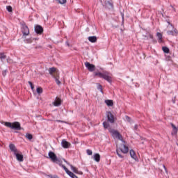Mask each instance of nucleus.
I'll list each match as a JSON object with an SVG mask.
<instances>
[{"label":"nucleus","mask_w":178,"mask_h":178,"mask_svg":"<svg viewBox=\"0 0 178 178\" xmlns=\"http://www.w3.org/2000/svg\"><path fill=\"white\" fill-rule=\"evenodd\" d=\"M5 126L6 127H10V129H13V130H22V127L20 126V122H5Z\"/></svg>","instance_id":"nucleus-4"},{"label":"nucleus","mask_w":178,"mask_h":178,"mask_svg":"<svg viewBox=\"0 0 178 178\" xmlns=\"http://www.w3.org/2000/svg\"><path fill=\"white\" fill-rule=\"evenodd\" d=\"M157 37L159 38V42H162V33H157Z\"/></svg>","instance_id":"nucleus-23"},{"label":"nucleus","mask_w":178,"mask_h":178,"mask_svg":"<svg viewBox=\"0 0 178 178\" xmlns=\"http://www.w3.org/2000/svg\"><path fill=\"white\" fill-rule=\"evenodd\" d=\"M129 152L131 157L135 161H137V155H136V152H134V150H130Z\"/></svg>","instance_id":"nucleus-16"},{"label":"nucleus","mask_w":178,"mask_h":178,"mask_svg":"<svg viewBox=\"0 0 178 178\" xmlns=\"http://www.w3.org/2000/svg\"><path fill=\"white\" fill-rule=\"evenodd\" d=\"M35 33L37 34H42L43 31H44V29H42V26H40V25H37L35 27Z\"/></svg>","instance_id":"nucleus-11"},{"label":"nucleus","mask_w":178,"mask_h":178,"mask_svg":"<svg viewBox=\"0 0 178 178\" xmlns=\"http://www.w3.org/2000/svg\"><path fill=\"white\" fill-rule=\"evenodd\" d=\"M70 168L74 173H76V175H83V172L79 171V170H77V168L72 165H70Z\"/></svg>","instance_id":"nucleus-12"},{"label":"nucleus","mask_w":178,"mask_h":178,"mask_svg":"<svg viewBox=\"0 0 178 178\" xmlns=\"http://www.w3.org/2000/svg\"><path fill=\"white\" fill-rule=\"evenodd\" d=\"M162 49L163 52H165V54H169V48H168L167 47H163Z\"/></svg>","instance_id":"nucleus-24"},{"label":"nucleus","mask_w":178,"mask_h":178,"mask_svg":"<svg viewBox=\"0 0 178 178\" xmlns=\"http://www.w3.org/2000/svg\"><path fill=\"white\" fill-rule=\"evenodd\" d=\"M53 104L54 106H59L62 104V100L59 97H56Z\"/></svg>","instance_id":"nucleus-15"},{"label":"nucleus","mask_w":178,"mask_h":178,"mask_svg":"<svg viewBox=\"0 0 178 178\" xmlns=\"http://www.w3.org/2000/svg\"><path fill=\"white\" fill-rule=\"evenodd\" d=\"M22 31L23 35H29L30 34V29H29V27L26 24H24L22 26Z\"/></svg>","instance_id":"nucleus-6"},{"label":"nucleus","mask_w":178,"mask_h":178,"mask_svg":"<svg viewBox=\"0 0 178 178\" xmlns=\"http://www.w3.org/2000/svg\"><path fill=\"white\" fill-rule=\"evenodd\" d=\"M86 152L88 155H92V151H91L90 149H87Z\"/></svg>","instance_id":"nucleus-32"},{"label":"nucleus","mask_w":178,"mask_h":178,"mask_svg":"<svg viewBox=\"0 0 178 178\" xmlns=\"http://www.w3.org/2000/svg\"><path fill=\"white\" fill-rule=\"evenodd\" d=\"M93 158L96 162L101 161V156L98 153L95 154Z\"/></svg>","instance_id":"nucleus-17"},{"label":"nucleus","mask_w":178,"mask_h":178,"mask_svg":"<svg viewBox=\"0 0 178 178\" xmlns=\"http://www.w3.org/2000/svg\"><path fill=\"white\" fill-rule=\"evenodd\" d=\"M28 83H29V86H31V90H34V85H33V83L31 81H29Z\"/></svg>","instance_id":"nucleus-31"},{"label":"nucleus","mask_w":178,"mask_h":178,"mask_svg":"<svg viewBox=\"0 0 178 178\" xmlns=\"http://www.w3.org/2000/svg\"><path fill=\"white\" fill-rule=\"evenodd\" d=\"M58 3L63 5V3H66V0H56Z\"/></svg>","instance_id":"nucleus-30"},{"label":"nucleus","mask_w":178,"mask_h":178,"mask_svg":"<svg viewBox=\"0 0 178 178\" xmlns=\"http://www.w3.org/2000/svg\"><path fill=\"white\" fill-rule=\"evenodd\" d=\"M94 74L95 77H100L101 79L106 80L108 83H112V75L106 71H104L103 72H96Z\"/></svg>","instance_id":"nucleus-2"},{"label":"nucleus","mask_w":178,"mask_h":178,"mask_svg":"<svg viewBox=\"0 0 178 178\" xmlns=\"http://www.w3.org/2000/svg\"><path fill=\"white\" fill-rule=\"evenodd\" d=\"M15 156L19 162H23V154H19V152L15 153Z\"/></svg>","instance_id":"nucleus-14"},{"label":"nucleus","mask_w":178,"mask_h":178,"mask_svg":"<svg viewBox=\"0 0 178 178\" xmlns=\"http://www.w3.org/2000/svg\"><path fill=\"white\" fill-rule=\"evenodd\" d=\"M35 48V49H38L42 48V47L39 45V46H36Z\"/></svg>","instance_id":"nucleus-34"},{"label":"nucleus","mask_w":178,"mask_h":178,"mask_svg":"<svg viewBox=\"0 0 178 178\" xmlns=\"http://www.w3.org/2000/svg\"><path fill=\"white\" fill-rule=\"evenodd\" d=\"M103 126L104 127V129H108V127H109V124L107 122H103Z\"/></svg>","instance_id":"nucleus-28"},{"label":"nucleus","mask_w":178,"mask_h":178,"mask_svg":"<svg viewBox=\"0 0 178 178\" xmlns=\"http://www.w3.org/2000/svg\"><path fill=\"white\" fill-rule=\"evenodd\" d=\"M26 42H27L28 44H31V42H33V40H31V38H30V39H26Z\"/></svg>","instance_id":"nucleus-33"},{"label":"nucleus","mask_w":178,"mask_h":178,"mask_svg":"<svg viewBox=\"0 0 178 178\" xmlns=\"http://www.w3.org/2000/svg\"><path fill=\"white\" fill-rule=\"evenodd\" d=\"M122 143L119 145H117V154L120 158H124L123 155L120 154H127L129 152V147L126 145V142L124 140H121Z\"/></svg>","instance_id":"nucleus-1"},{"label":"nucleus","mask_w":178,"mask_h":178,"mask_svg":"<svg viewBox=\"0 0 178 178\" xmlns=\"http://www.w3.org/2000/svg\"><path fill=\"white\" fill-rule=\"evenodd\" d=\"M85 66L89 72H94L95 70V65L88 62L85 63Z\"/></svg>","instance_id":"nucleus-7"},{"label":"nucleus","mask_w":178,"mask_h":178,"mask_svg":"<svg viewBox=\"0 0 178 178\" xmlns=\"http://www.w3.org/2000/svg\"><path fill=\"white\" fill-rule=\"evenodd\" d=\"M108 131L111 134L112 137H113V138H118L121 141L123 140V136H122V134H120L119 131L116 129H113L112 128H109Z\"/></svg>","instance_id":"nucleus-5"},{"label":"nucleus","mask_w":178,"mask_h":178,"mask_svg":"<svg viewBox=\"0 0 178 178\" xmlns=\"http://www.w3.org/2000/svg\"><path fill=\"white\" fill-rule=\"evenodd\" d=\"M58 122H62V121L59 120Z\"/></svg>","instance_id":"nucleus-39"},{"label":"nucleus","mask_w":178,"mask_h":178,"mask_svg":"<svg viewBox=\"0 0 178 178\" xmlns=\"http://www.w3.org/2000/svg\"><path fill=\"white\" fill-rule=\"evenodd\" d=\"M137 129H138V125H135V126H134V129H135V130H137Z\"/></svg>","instance_id":"nucleus-35"},{"label":"nucleus","mask_w":178,"mask_h":178,"mask_svg":"<svg viewBox=\"0 0 178 178\" xmlns=\"http://www.w3.org/2000/svg\"><path fill=\"white\" fill-rule=\"evenodd\" d=\"M36 91L38 94H42V88L41 87L37 88Z\"/></svg>","instance_id":"nucleus-25"},{"label":"nucleus","mask_w":178,"mask_h":178,"mask_svg":"<svg viewBox=\"0 0 178 178\" xmlns=\"http://www.w3.org/2000/svg\"><path fill=\"white\" fill-rule=\"evenodd\" d=\"M61 144L63 148H69L71 145L70 143L66 141L65 140H63Z\"/></svg>","instance_id":"nucleus-13"},{"label":"nucleus","mask_w":178,"mask_h":178,"mask_svg":"<svg viewBox=\"0 0 178 178\" xmlns=\"http://www.w3.org/2000/svg\"><path fill=\"white\" fill-rule=\"evenodd\" d=\"M104 102L107 106H113V100L106 99Z\"/></svg>","instance_id":"nucleus-18"},{"label":"nucleus","mask_w":178,"mask_h":178,"mask_svg":"<svg viewBox=\"0 0 178 178\" xmlns=\"http://www.w3.org/2000/svg\"><path fill=\"white\" fill-rule=\"evenodd\" d=\"M25 137L28 140H33V135L31 134H26Z\"/></svg>","instance_id":"nucleus-22"},{"label":"nucleus","mask_w":178,"mask_h":178,"mask_svg":"<svg viewBox=\"0 0 178 178\" xmlns=\"http://www.w3.org/2000/svg\"><path fill=\"white\" fill-rule=\"evenodd\" d=\"M88 40L90 42H97V38L96 36H90L88 37Z\"/></svg>","instance_id":"nucleus-21"},{"label":"nucleus","mask_w":178,"mask_h":178,"mask_svg":"<svg viewBox=\"0 0 178 178\" xmlns=\"http://www.w3.org/2000/svg\"><path fill=\"white\" fill-rule=\"evenodd\" d=\"M0 59H6V55L4 53H0Z\"/></svg>","instance_id":"nucleus-26"},{"label":"nucleus","mask_w":178,"mask_h":178,"mask_svg":"<svg viewBox=\"0 0 178 178\" xmlns=\"http://www.w3.org/2000/svg\"><path fill=\"white\" fill-rule=\"evenodd\" d=\"M6 9H7L8 12H13V8L10 6H8L6 7Z\"/></svg>","instance_id":"nucleus-29"},{"label":"nucleus","mask_w":178,"mask_h":178,"mask_svg":"<svg viewBox=\"0 0 178 178\" xmlns=\"http://www.w3.org/2000/svg\"><path fill=\"white\" fill-rule=\"evenodd\" d=\"M163 168H165L166 167H165V165H163Z\"/></svg>","instance_id":"nucleus-38"},{"label":"nucleus","mask_w":178,"mask_h":178,"mask_svg":"<svg viewBox=\"0 0 178 178\" xmlns=\"http://www.w3.org/2000/svg\"><path fill=\"white\" fill-rule=\"evenodd\" d=\"M49 156L50 159H51L52 162H58V157L56 156V154L54 153V152H49Z\"/></svg>","instance_id":"nucleus-9"},{"label":"nucleus","mask_w":178,"mask_h":178,"mask_svg":"<svg viewBox=\"0 0 178 178\" xmlns=\"http://www.w3.org/2000/svg\"><path fill=\"white\" fill-rule=\"evenodd\" d=\"M49 73L55 79L56 84L60 86L61 84L60 81H59V71L56 67H51L49 69Z\"/></svg>","instance_id":"nucleus-3"},{"label":"nucleus","mask_w":178,"mask_h":178,"mask_svg":"<svg viewBox=\"0 0 178 178\" xmlns=\"http://www.w3.org/2000/svg\"><path fill=\"white\" fill-rule=\"evenodd\" d=\"M171 126L173 129L172 134H177L178 127H176V126H175L173 124H171Z\"/></svg>","instance_id":"nucleus-20"},{"label":"nucleus","mask_w":178,"mask_h":178,"mask_svg":"<svg viewBox=\"0 0 178 178\" xmlns=\"http://www.w3.org/2000/svg\"><path fill=\"white\" fill-rule=\"evenodd\" d=\"M168 35H178V32L177 30L175 29L174 31H169L168 32Z\"/></svg>","instance_id":"nucleus-19"},{"label":"nucleus","mask_w":178,"mask_h":178,"mask_svg":"<svg viewBox=\"0 0 178 178\" xmlns=\"http://www.w3.org/2000/svg\"><path fill=\"white\" fill-rule=\"evenodd\" d=\"M109 5L112 6V3H109Z\"/></svg>","instance_id":"nucleus-37"},{"label":"nucleus","mask_w":178,"mask_h":178,"mask_svg":"<svg viewBox=\"0 0 178 178\" xmlns=\"http://www.w3.org/2000/svg\"><path fill=\"white\" fill-rule=\"evenodd\" d=\"M3 74L4 76H6V71H3Z\"/></svg>","instance_id":"nucleus-36"},{"label":"nucleus","mask_w":178,"mask_h":178,"mask_svg":"<svg viewBox=\"0 0 178 178\" xmlns=\"http://www.w3.org/2000/svg\"><path fill=\"white\" fill-rule=\"evenodd\" d=\"M107 118H108V122L110 123H115V116L111 111L107 112Z\"/></svg>","instance_id":"nucleus-8"},{"label":"nucleus","mask_w":178,"mask_h":178,"mask_svg":"<svg viewBox=\"0 0 178 178\" xmlns=\"http://www.w3.org/2000/svg\"><path fill=\"white\" fill-rule=\"evenodd\" d=\"M97 88H98V90H100V91H101V92L102 93V94H104V91H103V90H102V86L101 85V84H97Z\"/></svg>","instance_id":"nucleus-27"},{"label":"nucleus","mask_w":178,"mask_h":178,"mask_svg":"<svg viewBox=\"0 0 178 178\" xmlns=\"http://www.w3.org/2000/svg\"><path fill=\"white\" fill-rule=\"evenodd\" d=\"M9 148L11 151V152H13L14 155L17 154V152H19V150H17V148H16V146L15 144H10L9 145Z\"/></svg>","instance_id":"nucleus-10"}]
</instances>
